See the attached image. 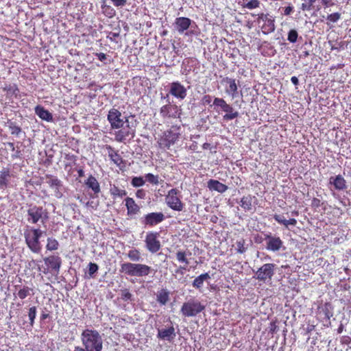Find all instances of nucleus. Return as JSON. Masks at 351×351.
<instances>
[{
  "instance_id": "f257e3e1",
  "label": "nucleus",
  "mask_w": 351,
  "mask_h": 351,
  "mask_svg": "<svg viewBox=\"0 0 351 351\" xmlns=\"http://www.w3.org/2000/svg\"><path fill=\"white\" fill-rule=\"evenodd\" d=\"M122 117L121 112L117 108H112L108 111L107 115V119L110 124V128L112 130H117L115 132L114 137L117 142H124L128 138L130 139L133 138L135 136L136 121L135 120V124L129 123L128 118L125 117Z\"/></svg>"
},
{
  "instance_id": "f03ea898",
  "label": "nucleus",
  "mask_w": 351,
  "mask_h": 351,
  "mask_svg": "<svg viewBox=\"0 0 351 351\" xmlns=\"http://www.w3.org/2000/svg\"><path fill=\"white\" fill-rule=\"evenodd\" d=\"M81 341L88 351H102L103 339L99 331L86 328L81 334Z\"/></svg>"
},
{
  "instance_id": "7ed1b4c3",
  "label": "nucleus",
  "mask_w": 351,
  "mask_h": 351,
  "mask_svg": "<svg viewBox=\"0 0 351 351\" xmlns=\"http://www.w3.org/2000/svg\"><path fill=\"white\" fill-rule=\"evenodd\" d=\"M181 135L180 125H173L171 128L162 133L158 140V144L160 149H169L179 140Z\"/></svg>"
},
{
  "instance_id": "20e7f679",
  "label": "nucleus",
  "mask_w": 351,
  "mask_h": 351,
  "mask_svg": "<svg viewBox=\"0 0 351 351\" xmlns=\"http://www.w3.org/2000/svg\"><path fill=\"white\" fill-rule=\"evenodd\" d=\"M152 270L151 267L145 264L124 263L121 265L120 271L130 276L143 277L148 276Z\"/></svg>"
},
{
  "instance_id": "39448f33",
  "label": "nucleus",
  "mask_w": 351,
  "mask_h": 351,
  "mask_svg": "<svg viewBox=\"0 0 351 351\" xmlns=\"http://www.w3.org/2000/svg\"><path fill=\"white\" fill-rule=\"evenodd\" d=\"M43 234V231L39 228H32L24 232L25 243L29 250L34 253H39L42 245L40 242V238Z\"/></svg>"
},
{
  "instance_id": "423d86ee",
  "label": "nucleus",
  "mask_w": 351,
  "mask_h": 351,
  "mask_svg": "<svg viewBox=\"0 0 351 351\" xmlns=\"http://www.w3.org/2000/svg\"><path fill=\"white\" fill-rule=\"evenodd\" d=\"M255 21L263 34L267 35L276 29L275 17L268 12L258 14Z\"/></svg>"
},
{
  "instance_id": "0eeeda50",
  "label": "nucleus",
  "mask_w": 351,
  "mask_h": 351,
  "mask_svg": "<svg viewBox=\"0 0 351 351\" xmlns=\"http://www.w3.org/2000/svg\"><path fill=\"white\" fill-rule=\"evenodd\" d=\"M276 267L274 263H265L255 272L254 278L263 282L270 281L275 274Z\"/></svg>"
},
{
  "instance_id": "6e6552de",
  "label": "nucleus",
  "mask_w": 351,
  "mask_h": 351,
  "mask_svg": "<svg viewBox=\"0 0 351 351\" xmlns=\"http://www.w3.org/2000/svg\"><path fill=\"white\" fill-rule=\"evenodd\" d=\"M27 221L32 223H36L41 220L44 222L48 219V213L46 209L42 206H32L27 210Z\"/></svg>"
},
{
  "instance_id": "1a4fd4ad",
  "label": "nucleus",
  "mask_w": 351,
  "mask_h": 351,
  "mask_svg": "<svg viewBox=\"0 0 351 351\" xmlns=\"http://www.w3.org/2000/svg\"><path fill=\"white\" fill-rule=\"evenodd\" d=\"M167 98V104L162 106L160 109V114L164 119H177L180 118V112L178 106L176 104H172L169 101V95L165 97Z\"/></svg>"
},
{
  "instance_id": "9d476101",
  "label": "nucleus",
  "mask_w": 351,
  "mask_h": 351,
  "mask_svg": "<svg viewBox=\"0 0 351 351\" xmlns=\"http://www.w3.org/2000/svg\"><path fill=\"white\" fill-rule=\"evenodd\" d=\"M167 206L173 210L181 211L183 209V204L179 197V191L176 189H172L169 192L165 198Z\"/></svg>"
},
{
  "instance_id": "9b49d317",
  "label": "nucleus",
  "mask_w": 351,
  "mask_h": 351,
  "mask_svg": "<svg viewBox=\"0 0 351 351\" xmlns=\"http://www.w3.org/2000/svg\"><path fill=\"white\" fill-rule=\"evenodd\" d=\"M158 237L159 233L157 232H149L145 236V247L152 254L158 252L161 248Z\"/></svg>"
},
{
  "instance_id": "f8f14e48",
  "label": "nucleus",
  "mask_w": 351,
  "mask_h": 351,
  "mask_svg": "<svg viewBox=\"0 0 351 351\" xmlns=\"http://www.w3.org/2000/svg\"><path fill=\"white\" fill-rule=\"evenodd\" d=\"M213 105L221 108V109L226 112L223 116L224 120H232L239 116V113L234 111L233 108L222 98H215Z\"/></svg>"
},
{
  "instance_id": "ddd939ff",
  "label": "nucleus",
  "mask_w": 351,
  "mask_h": 351,
  "mask_svg": "<svg viewBox=\"0 0 351 351\" xmlns=\"http://www.w3.org/2000/svg\"><path fill=\"white\" fill-rule=\"evenodd\" d=\"M165 219V216L162 212H153L145 215L141 218V223L145 227H154L160 223Z\"/></svg>"
},
{
  "instance_id": "4468645a",
  "label": "nucleus",
  "mask_w": 351,
  "mask_h": 351,
  "mask_svg": "<svg viewBox=\"0 0 351 351\" xmlns=\"http://www.w3.org/2000/svg\"><path fill=\"white\" fill-rule=\"evenodd\" d=\"M220 84L223 86L226 95L230 96L232 99L238 96V85L235 79L224 77L221 80Z\"/></svg>"
},
{
  "instance_id": "2eb2a0df",
  "label": "nucleus",
  "mask_w": 351,
  "mask_h": 351,
  "mask_svg": "<svg viewBox=\"0 0 351 351\" xmlns=\"http://www.w3.org/2000/svg\"><path fill=\"white\" fill-rule=\"evenodd\" d=\"M45 178L47 180V183L53 190L55 197L58 199L61 198L63 196V184L62 181L57 177L50 174L45 175Z\"/></svg>"
},
{
  "instance_id": "dca6fc26",
  "label": "nucleus",
  "mask_w": 351,
  "mask_h": 351,
  "mask_svg": "<svg viewBox=\"0 0 351 351\" xmlns=\"http://www.w3.org/2000/svg\"><path fill=\"white\" fill-rule=\"evenodd\" d=\"M265 240L267 241L266 249L269 251L278 252L283 246L282 239L279 237L272 235L271 233L265 234Z\"/></svg>"
},
{
  "instance_id": "f3484780",
  "label": "nucleus",
  "mask_w": 351,
  "mask_h": 351,
  "mask_svg": "<svg viewBox=\"0 0 351 351\" xmlns=\"http://www.w3.org/2000/svg\"><path fill=\"white\" fill-rule=\"evenodd\" d=\"M106 149L108 152V156L112 162L119 167L120 169H122L123 167H125V162L121 156L119 154L118 150L114 149V148L110 145H106Z\"/></svg>"
},
{
  "instance_id": "a211bd4d",
  "label": "nucleus",
  "mask_w": 351,
  "mask_h": 351,
  "mask_svg": "<svg viewBox=\"0 0 351 351\" xmlns=\"http://www.w3.org/2000/svg\"><path fill=\"white\" fill-rule=\"evenodd\" d=\"M45 264L52 271L58 274L62 265V259L58 255H51L44 258Z\"/></svg>"
},
{
  "instance_id": "6ab92c4d",
  "label": "nucleus",
  "mask_w": 351,
  "mask_h": 351,
  "mask_svg": "<svg viewBox=\"0 0 351 351\" xmlns=\"http://www.w3.org/2000/svg\"><path fill=\"white\" fill-rule=\"evenodd\" d=\"M169 93L178 99H183L186 96V90L180 82H174L170 84Z\"/></svg>"
},
{
  "instance_id": "aec40b11",
  "label": "nucleus",
  "mask_w": 351,
  "mask_h": 351,
  "mask_svg": "<svg viewBox=\"0 0 351 351\" xmlns=\"http://www.w3.org/2000/svg\"><path fill=\"white\" fill-rule=\"evenodd\" d=\"M14 177L9 168H3L0 171V189L4 190L10 187L11 178Z\"/></svg>"
},
{
  "instance_id": "412c9836",
  "label": "nucleus",
  "mask_w": 351,
  "mask_h": 351,
  "mask_svg": "<svg viewBox=\"0 0 351 351\" xmlns=\"http://www.w3.org/2000/svg\"><path fill=\"white\" fill-rule=\"evenodd\" d=\"M329 184L332 185L337 191H343L347 189V182L341 175L331 176L329 178Z\"/></svg>"
},
{
  "instance_id": "4be33fe9",
  "label": "nucleus",
  "mask_w": 351,
  "mask_h": 351,
  "mask_svg": "<svg viewBox=\"0 0 351 351\" xmlns=\"http://www.w3.org/2000/svg\"><path fill=\"white\" fill-rule=\"evenodd\" d=\"M3 90L6 92V97L8 99H18L21 97L19 88L16 84H5Z\"/></svg>"
},
{
  "instance_id": "5701e85b",
  "label": "nucleus",
  "mask_w": 351,
  "mask_h": 351,
  "mask_svg": "<svg viewBox=\"0 0 351 351\" xmlns=\"http://www.w3.org/2000/svg\"><path fill=\"white\" fill-rule=\"evenodd\" d=\"M125 202L127 208V215L128 216L132 217L140 212V207L133 198L128 197L125 199Z\"/></svg>"
},
{
  "instance_id": "b1692460",
  "label": "nucleus",
  "mask_w": 351,
  "mask_h": 351,
  "mask_svg": "<svg viewBox=\"0 0 351 351\" xmlns=\"http://www.w3.org/2000/svg\"><path fill=\"white\" fill-rule=\"evenodd\" d=\"M181 312L185 317L195 316L197 313V304L195 302H184L182 306Z\"/></svg>"
},
{
  "instance_id": "393cba45",
  "label": "nucleus",
  "mask_w": 351,
  "mask_h": 351,
  "mask_svg": "<svg viewBox=\"0 0 351 351\" xmlns=\"http://www.w3.org/2000/svg\"><path fill=\"white\" fill-rule=\"evenodd\" d=\"M207 187L210 191L223 193L228 190V186L217 180L210 179L207 182Z\"/></svg>"
},
{
  "instance_id": "a878e982",
  "label": "nucleus",
  "mask_w": 351,
  "mask_h": 351,
  "mask_svg": "<svg viewBox=\"0 0 351 351\" xmlns=\"http://www.w3.org/2000/svg\"><path fill=\"white\" fill-rule=\"evenodd\" d=\"M158 338L162 340L171 341L176 337L175 329L173 326H170L165 329H158L157 335Z\"/></svg>"
},
{
  "instance_id": "bb28decb",
  "label": "nucleus",
  "mask_w": 351,
  "mask_h": 351,
  "mask_svg": "<svg viewBox=\"0 0 351 351\" xmlns=\"http://www.w3.org/2000/svg\"><path fill=\"white\" fill-rule=\"evenodd\" d=\"M317 310L319 313H322L324 318L328 321L333 316V306L330 302H327L319 306Z\"/></svg>"
},
{
  "instance_id": "cd10ccee",
  "label": "nucleus",
  "mask_w": 351,
  "mask_h": 351,
  "mask_svg": "<svg viewBox=\"0 0 351 351\" xmlns=\"http://www.w3.org/2000/svg\"><path fill=\"white\" fill-rule=\"evenodd\" d=\"M85 184L88 189H90L94 192L96 196H97L101 191L99 183L92 175L88 176V179L85 182Z\"/></svg>"
},
{
  "instance_id": "c85d7f7f",
  "label": "nucleus",
  "mask_w": 351,
  "mask_h": 351,
  "mask_svg": "<svg viewBox=\"0 0 351 351\" xmlns=\"http://www.w3.org/2000/svg\"><path fill=\"white\" fill-rule=\"evenodd\" d=\"M35 112L43 120L47 121H51L53 120L51 113L41 106H37L35 108Z\"/></svg>"
},
{
  "instance_id": "c756f323",
  "label": "nucleus",
  "mask_w": 351,
  "mask_h": 351,
  "mask_svg": "<svg viewBox=\"0 0 351 351\" xmlns=\"http://www.w3.org/2000/svg\"><path fill=\"white\" fill-rule=\"evenodd\" d=\"M15 288L17 289L16 296L21 300H24L34 294V293H32L33 292V289L27 286H15Z\"/></svg>"
},
{
  "instance_id": "7c9ffc66",
  "label": "nucleus",
  "mask_w": 351,
  "mask_h": 351,
  "mask_svg": "<svg viewBox=\"0 0 351 351\" xmlns=\"http://www.w3.org/2000/svg\"><path fill=\"white\" fill-rule=\"evenodd\" d=\"M191 24V21L188 18L179 17L176 20V29L180 32H183L187 29Z\"/></svg>"
},
{
  "instance_id": "2f4dec72",
  "label": "nucleus",
  "mask_w": 351,
  "mask_h": 351,
  "mask_svg": "<svg viewBox=\"0 0 351 351\" xmlns=\"http://www.w3.org/2000/svg\"><path fill=\"white\" fill-rule=\"evenodd\" d=\"M110 194L112 199L115 200L117 197L122 198L127 195V191L124 189H121L118 186L113 184L110 186Z\"/></svg>"
},
{
  "instance_id": "473e14b6",
  "label": "nucleus",
  "mask_w": 351,
  "mask_h": 351,
  "mask_svg": "<svg viewBox=\"0 0 351 351\" xmlns=\"http://www.w3.org/2000/svg\"><path fill=\"white\" fill-rule=\"evenodd\" d=\"M274 219L278 223L282 224L286 228H288L289 225L295 226L297 224V220L295 219L291 218L287 220L281 215L275 214L274 215Z\"/></svg>"
},
{
  "instance_id": "72a5a7b5",
  "label": "nucleus",
  "mask_w": 351,
  "mask_h": 351,
  "mask_svg": "<svg viewBox=\"0 0 351 351\" xmlns=\"http://www.w3.org/2000/svg\"><path fill=\"white\" fill-rule=\"evenodd\" d=\"M156 299L161 305H165L169 300V292L167 289H162L158 291Z\"/></svg>"
},
{
  "instance_id": "f704fd0d",
  "label": "nucleus",
  "mask_w": 351,
  "mask_h": 351,
  "mask_svg": "<svg viewBox=\"0 0 351 351\" xmlns=\"http://www.w3.org/2000/svg\"><path fill=\"white\" fill-rule=\"evenodd\" d=\"M252 197L250 195L243 196L240 201L241 207L245 211H250L252 208Z\"/></svg>"
},
{
  "instance_id": "c9c22d12",
  "label": "nucleus",
  "mask_w": 351,
  "mask_h": 351,
  "mask_svg": "<svg viewBox=\"0 0 351 351\" xmlns=\"http://www.w3.org/2000/svg\"><path fill=\"white\" fill-rule=\"evenodd\" d=\"M102 13L108 18H112L116 15V10L109 5L106 3V1L101 5Z\"/></svg>"
},
{
  "instance_id": "e433bc0d",
  "label": "nucleus",
  "mask_w": 351,
  "mask_h": 351,
  "mask_svg": "<svg viewBox=\"0 0 351 351\" xmlns=\"http://www.w3.org/2000/svg\"><path fill=\"white\" fill-rule=\"evenodd\" d=\"M128 258L133 262H138L141 260V253L139 250L132 248L127 254Z\"/></svg>"
},
{
  "instance_id": "4c0bfd02",
  "label": "nucleus",
  "mask_w": 351,
  "mask_h": 351,
  "mask_svg": "<svg viewBox=\"0 0 351 351\" xmlns=\"http://www.w3.org/2000/svg\"><path fill=\"white\" fill-rule=\"evenodd\" d=\"M59 243L58 241L52 237H49L47 239V243L46 245V249L49 251H54L57 250L59 247Z\"/></svg>"
},
{
  "instance_id": "58836bf2",
  "label": "nucleus",
  "mask_w": 351,
  "mask_h": 351,
  "mask_svg": "<svg viewBox=\"0 0 351 351\" xmlns=\"http://www.w3.org/2000/svg\"><path fill=\"white\" fill-rule=\"evenodd\" d=\"M247 247L245 246V240L241 238L239 240H237L236 242V250L239 254H243L247 250Z\"/></svg>"
},
{
  "instance_id": "ea45409f",
  "label": "nucleus",
  "mask_w": 351,
  "mask_h": 351,
  "mask_svg": "<svg viewBox=\"0 0 351 351\" xmlns=\"http://www.w3.org/2000/svg\"><path fill=\"white\" fill-rule=\"evenodd\" d=\"M261 1L259 0H250L248 2L242 4L243 8L249 10L256 9L260 7Z\"/></svg>"
},
{
  "instance_id": "a19ab883",
  "label": "nucleus",
  "mask_w": 351,
  "mask_h": 351,
  "mask_svg": "<svg viewBox=\"0 0 351 351\" xmlns=\"http://www.w3.org/2000/svg\"><path fill=\"white\" fill-rule=\"evenodd\" d=\"M11 134L19 136L22 132L21 127L17 125L14 122H10L8 125Z\"/></svg>"
},
{
  "instance_id": "79ce46f5",
  "label": "nucleus",
  "mask_w": 351,
  "mask_h": 351,
  "mask_svg": "<svg viewBox=\"0 0 351 351\" xmlns=\"http://www.w3.org/2000/svg\"><path fill=\"white\" fill-rule=\"evenodd\" d=\"M37 308L36 306H34L29 308L28 317L29 319V324L33 326L34 324L36 316Z\"/></svg>"
},
{
  "instance_id": "37998d69",
  "label": "nucleus",
  "mask_w": 351,
  "mask_h": 351,
  "mask_svg": "<svg viewBox=\"0 0 351 351\" xmlns=\"http://www.w3.org/2000/svg\"><path fill=\"white\" fill-rule=\"evenodd\" d=\"M145 180L150 184L157 185L159 183V176L154 175L151 173H147L145 176Z\"/></svg>"
},
{
  "instance_id": "c03bdc74",
  "label": "nucleus",
  "mask_w": 351,
  "mask_h": 351,
  "mask_svg": "<svg viewBox=\"0 0 351 351\" xmlns=\"http://www.w3.org/2000/svg\"><path fill=\"white\" fill-rule=\"evenodd\" d=\"M145 183V180L143 179V177H134L132 178L131 180V184L134 187H141L143 186Z\"/></svg>"
},
{
  "instance_id": "a18cd8bd",
  "label": "nucleus",
  "mask_w": 351,
  "mask_h": 351,
  "mask_svg": "<svg viewBox=\"0 0 351 351\" xmlns=\"http://www.w3.org/2000/svg\"><path fill=\"white\" fill-rule=\"evenodd\" d=\"M121 298L125 302L132 301V295L128 289H124L121 290Z\"/></svg>"
},
{
  "instance_id": "49530a36",
  "label": "nucleus",
  "mask_w": 351,
  "mask_h": 351,
  "mask_svg": "<svg viewBox=\"0 0 351 351\" xmlns=\"http://www.w3.org/2000/svg\"><path fill=\"white\" fill-rule=\"evenodd\" d=\"M88 266V273L89 276L90 278H94L95 274L97 272V271L99 269V266L96 263H90Z\"/></svg>"
},
{
  "instance_id": "de8ad7c7",
  "label": "nucleus",
  "mask_w": 351,
  "mask_h": 351,
  "mask_svg": "<svg viewBox=\"0 0 351 351\" xmlns=\"http://www.w3.org/2000/svg\"><path fill=\"white\" fill-rule=\"evenodd\" d=\"M298 37V32L295 29H291L288 33L287 40L291 43H296Z\"/></svg>"
},
{
  "instance_id": "09e8293b",
  "label": "nucleus",
  "mask_w": 351,
  "mask_h": 351,
  "mask_svg": "<svg viewBox=\"0 0 351 351\" xmlns=\"http://www.w3.org/2000/svg\"><path fill=\"white\" fill-rule=\"evenodd\" d=\"M324 204V202H322L321 200L317 197H313L311 200V207L315 211H318V208Z\"/></svg>"
},
{
  "instance_id": "8fccbe9b",
  "label": "nucleus",
  "mask_w": 351,
  "mask_h": 351,
  "mask_svg": "<svg viewBox=\"0 0 351 351\" xmlns=\"http://www.w3.org/2000/svg\"><path fill=\"white\" fill-rule=\"evenodd\" d=\"M176 258L179 262L184 263L186 264V265H187L189 264V262L187 261V259L186 257L185 252L178 251L176 253Z\"/></svg>"
},
{
  "instance_id": "3c124183",
  "label": "nucleus",
  "mask_w": 351,
  "mask_h": 351,
  "mask_svg": "<svg viewBox=\"0 0 351 351\" xmlns=\"http://www.w3.org/2000/svg\"><path fill=\"white\" fill-rule=\"evenodd\" d=\"M341 18V14L339 12H334L330 14H328L327 16V21L332 22V23H336Z\"/></svg>"
},
{
  "instance_id": "603ef678",
  "label": "nucleus",
  "mask_w": 351,
  "mask_h": 351,
  "mask_svg": "<svg viewBox=\"0 0 351 351\" xmlns=\"http://www.w3.org/2000/svg\"><path fill=\"white\" fill-rule=\"evenodd\" d=\"M293 11L294 7L289 4L288 6L283 8V12H282V14L284 16H289L293 12Z\"/></svg>"
},
{
  "instance_id": "864d4df0",
  "label": "nucleus",
  "mask_w": 351,
  "mask_h": 351,
  "mask_svg": "<svg viewBox=\"0 0 351 351\" xmlns=\"http://www.w3.org/2000/svg\"><path fill=\"white\" fill-rule=\"evenodd\" d=\"M64 158L69 161V165L71 164H75L77 160V156L72 154H65Z\"/></svg>"
},
{
  "instance_id": "5fc2aeb1",
  "label": "nucleus",
  "mask_w": 351,
  "mask_h": 351,
  "mask_svg": "<svg viewBox=\"0 0 351 351\" xmlns=\"http://www.w3.org/2000/svg\"><path fill=\"white\" fill-rule=\"evenodd\" d=\"M95 56L98 58V60L102 62H104V64H106V62H105L106 60H107V55L105 54L104 53H94Z\"/></svg>"
},
{
  "instance_id": "6e6d98bb",
  "label": "nucleus",
  "mask_w": 351,
  "mask_h": 351,
  "mask_svg": "<svg viewBox=\"0 0 351 351\" xmlns=\"http://www.w3.org/2000/svg\"><path fill=\"white\" fill-rule=\"evenodd\" d=\"M146 196V192L144 189H138L136 192V197L138 199H145Z\"/></svg>"
},
{
  "instance_id": "4d7b16f0",
  "label": "nucleus",
  "mask_w": 351,
  "mask_h": 351,
  "mask_svg": "<svg viewBox=\"0 0 351 351\" xmlns=\"http://www.w3.org/2000/svg\"><path fill=\"white\" fill-rule=\"evenodd\" d=\"M324 8H328L335 5L332 0H319Z\"/></svg>"
},
{
  "instance_id": "13d9d810",
  "label": "nucleus",
  "mask_w": 351,
  "mask_h": 351,
  "mask_svg": "<svg viewBox=\"0 0 351 351\" xmlns=\"http://www.w3.org/2000/svg\"><path fill=\"white\" fill-rule=\"evenodd\" d=\"M45 311H43L42 313L40 315V321H44L46 319L50 317V315H49V311L47 310L46 308H45Z\"/></svg>"
},
{
  "instance_id": "bf43d9fd",
  "label": "nucleus",
  "mask_w": 351,
  "mask_h": 351,
  "mask_svg": "<svg viewBox=\"0 0 351 351\" xmlns=\"http://www.w3.org/2000/svg\"><path fill=\"white\" fill-rule=\"evenodd\" d=\"M342 344H349L351 342V338L348 336H343L341 339Z\"/></svg>"
},
{
  "instance_id": "052dcab7",
  "label": "nucleus",
  "mask_w": 351,
  "mask_h": 351,
  "mask_svg": "<svg viewBox=\"0 0 351 351\" xmlns=\"http://www.w3.org/2000/svg\"><path fill=\"white\" fill-rule=\"evenodd\" d=\"M208 277V275L207 274H201L199 276V284L202 283L203 281Z\"/></svg>"
},
{
  "instance_id": "680f3d73",
  "label": "nucleus",
  "mask_w": 351,
  "mask_h": 351,
  "mask_svg": "<svg viewBox=\"0 0 351 351\" xmlns=\"http://www.w3.org/2000/svg\"><path fill=\"white\" fill-rule=\"evenodd\" d=\"M203 102L204 104H210L211 102V97L210 95H206L203 98Z\"/></svg>"
},
{
  "instance_id": "e2e57ef3",
  "label": "nucleus",
  "mask_w": 351,
  "mask_h": 351,
  "mask_svg": "<svg viewBox=\"0 0 351 351\" xmlns=\"http://www.w3.org/2000/svg\"><path fill=\"white\" fill-rule=\"evenodd\" d=\"M291 81L295 86H298L299 84V80L296 76L291 77Z\"/></svg>"
},
{
  "instance_id": "0e129e2a",
  "label": "nucleus",
  "mask_w": 351,
  "mask_h": 351,
  "mask_svg": "<svg viewBox=\"0 0 351 351\" xmlns=\"http://www.w3.org/2000/svg\"><path fill=\"white\" fill-rule=\"evenodd\" d=\"M254 241L257 243H261L262 241H263V238L261 236L257 234L255 237H254Z\"/></svg>"
},
{
  "instance_id": "69168bd1",
  "label": "nucleus",
  "mask_w": 351,
  "mask_h": 351,
  "mask_svg": "<svg viewBox=\"0 0 351 351\" xmlns=\"http://www.w3.org/2000/svg\"><path fill=\"white\" fill-rule=\"evenodd\" d=\"M343 328H344V326H343V324H340V325L339 326L337 331V333L338 334H341L343 330Z\"/></svg>"
},
{
  "instance_id": "338daca9",
  "label": "nucleus",
  "mask_w": 351,
  "mask_h": 351,
  "mask_svg": "<svg viewBox=\"0 0 351 351\" xmlns=\"http://www.w3.org/2000/svg\"><path fill=\"white\" fill-rule=\"evenodd\" d=\"M77 173H78V176L80 178L84 176V171L82 169H79L77 170Z\"/></svg>"
},
{
  "instance_id": "774afa93",
  "label": "nucleus",
  "mask_w": 351,
  "mask_h": 351,
  "mask_svg": "<svg viewBox=\"0 0 351 351\" xmlns=\"http://www.w3.org/2000/svg\"><path fill=\"white\" fill-rule=\"evenodd\" d=\"M20 154H21V152L20 151H17L15 154L12 156V158H19L20 157Z\"/></svg>"
}]
</instances>
